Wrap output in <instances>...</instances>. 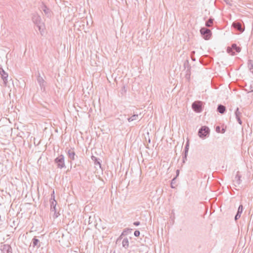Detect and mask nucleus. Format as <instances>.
Instances as JSON below:
<instances>
[{
	"instance_id": "obj_1",
	"label": "nucleus",
	"mask_w": 253,
	"mask_h": 253,
	"mask_svg": "<svg viewBox=\"0 0 253 253\" xmlns=\"http://www.w3.org/2000/svg\"><path fill=\"white\" fill-rule=\"evenodd\" d=\"M54 163L56 164L58 169H62L65 168V159L63 155L61 154L55 159Z\"/></svg>"
},
{
	"instance_id": "obj_2",
	"label": "nucleus",
	"mask_w": 253,
	"mask_h": 253,
	"mask_svg": "<svg viewBox=\"0 0 253 253\" xmlns=\"http://www.w3.org/2000/svg\"><path fill=\"white\" fill-rule=\"evenodd\" d=\"M210 130L207 126H202L199 130L198 135L201 138H205L208 137L210 134Z\"/></svg>"
},
{
	"instance_id": "obj_3",
	"label": "nucleus",
	"mask_w": 253,
	"mask_h": 253,
	"mask_svg": "<svg viewBox=\"0 0 253 253\" xmlns=\"http://www.w3.org/2000/svg\"><path fill=\"white\" fill-rule=\"evenodd\" d=\"M193 110L196 113H201L203 111V102L201 101H196L192 104Z\"/></svg>"
},
{
	"instance_id": "obj_4",
	"label": "nucleus",
	"mask_w": 253,
	"mask_h": 253,
	"mask_svg": "<svg viewBox=\"0 0 253 253\" xmlns=\"http://www.w3.org/2000/svg\"><path fill=\"white\" fill-rule=\"evenodd\" d=\"M49 202L50 205V211L54 212L53 217L54 218H56L60 215L59 212H57L56 205L57 202L56 200L49 201Z\"/></svg>"
},
{
	"instance_id": "obj_5",
	"label": "nucleus",
	"mask_w": 253,
	"mask_h": 253,
	"mask_svg": "<svg viewBox=\"0 0 253 253\" xmlns=\"http://www.w3.org/2000/svg\"><path fill=\"white\" fill-rule=\"evenodd\" d=\"M37 82L39 84L41 89L42 92H44L45 91V85L46 84V82L44 81L43 78L41 76L40 73L38 72V75L37 76Z\"/></svg>"
},
{
	"instance_id": "obj_6",
	"label": "nucleus",
	"mask_w": 253,
	"mask_h": 253,
	"mask_svg": "<svg viewBox=\"0 0 253 253\" xmlns=\"http://www.w3.org/2000/svg\"><path fill=\"white\" fill-rule=\"evenodd\" d=\"M201 34L203 36L205 40H209L211 36V31L206 28L203 27L200 29Z\"/></svg>"
},
{
	"instance_id": "obj_7",
	"label": "nucleus",
	"mask_w": 253,
	"mask_h": 253,
	"mask_svg": "<svg viewBox=\"0 0 253 253\" xmlns=\"http://www.w3.org/2000/svg\"><path fill=\"white\" fill-rule=\"evenodd\" d=\"M232 26L236 30L242 33L245 30V28L242 27V24L238 21H235L232 23Z\"/></svg>"
},
{
	"instance_id": "obj_8",
	"label": "nucleus",
	"mask_w": 253,
	"mask_h": 253,
	"mask_svg": "<svg viewBox=\"0 0 253 253\" xmlns=\"http://www.w3.org/2000/svg\"><path fill=\"white\" fill-rule=\"evenodd\" d=\"M32 19L33 22L38 26L39 30H40L41 26L39 25L41 22V17L37 14H34L32 16Z\"/></svg>"
},
{
	"instance_id": "obj_9",
	"label": "nucleus",
	"mask_w": 253,
	"mask_h": 253,
	"mask_svg": "<svg viewBox=\"0 0 253 253\" xmlns=\"http://www.w3.org/2000/svg\"><path fill=\"white\" fill-rule=\"evenodd\" d=\"M0 75L3 81V83L5 86L7 85L8 81V74L6 73L2 68H0Z\"/></svg>"
},
{
	"instance_id": "obj_10",
	"label": "nucleus",
	"mask_w": 253,
	"mask_h": 253,
	"mask_svg": "<svg viewBox=\"0 0 253 253\" xmlns=\"http://www.w3.org/2000/svg\"><path fill=\"white\" fill-rule=\"evenodd\" d=\"M67 153L69 159H71L72 161L75 160V157H77V156H76V153L74 151V148H71L70 149L67 150Z\"/></svg>"
},
{
	"instance_id": "obj_11",
	"label": "nucleus",
	"mask_w": 253,
	"mask_h": 253,
	"mask_svg": "<svg viewBox=\"0 0 253 253\" xmlns=\"http://www.w3.org/2000/svg\"><path fill=\"white\" fill-rule=\"evenodd\" d=\"M239 173H240L239 171H238L237 172V174H236L234 179L233 180L234 185L235 186H237L241 183V181H242V180L241 179V176Z\"/></svg>"
},
{
	"instance_id": "obj_12",
	"label": "nucleus",
	"mask_w": 253,
	"mask_h": 253,
	"mask_svg": "<svg viewBox=\"0 0 253 253\" xmlns=\"http://www.w3.org/2000/svg\"><path fill=\"white\" fill-rule=\"evenodd\" d=\"M235 115L238 123L240 125H242V122L241 119V117L242 116V112L239 111V108H237L235 112Z\"/></svg>"
},
{
	"instance_id": "obj_13",
	"label": "nucleus",
	"mask_w": 253,
	"mask_h": 253,
	"mask_svg": "<svg viewBox=\"0 0 253 253\" xmlns=\"http://www.w3.org/2000/svg\"><path fill=\"white\" fill-rule=\"evenodd\" d=\"M246 90L248 92H253V81L250 82L248 84H246Z\"/></svg>"
},
{
	"instance_id": "obj_14",
	"label": "nucleus",
	"mask_w": 253,
	"mask_h": 253,
	"mask_svg": "<svg viewBox=\"0 0 253 253\" xmlns=\"http://www.w3.org/2000/svg\"><path fill=\"white\" fill-rule=\"evenodd\" d=\"M217 111L219 113L223 114L226 111V107L223 105L219 104L217 106Z\"/></svg>"
},
{
	"instance_id": "obj_15",
	"label": "nucleus",
	"mask_w": 253,
	"mask_h": 253,
	"mask_svg": "<svg viewBox=\"0 0 253 253\" xmlns=\"http://www.w3.org/2000/svg\"><path fill=\"white\" fill-rule=\"evenodd\" d=\"M91 158L92 161L94 162V165H98L99 168L101 169V164L100 163L99 159L97 158V157L94 156H92Z\"/></svg>"
},
{
	"instance_id": "obj_16",
	"label": "nucleus",
	"mask_w": 253,
	"mask_h": 253,
	"mask_svg": "<svg viewBox=\"0 0 253 253\" xmlns=\"http://www.w3.org/2000/svg\"><path fill=\"white\" fill-rule=\"evenodd\" d=\"M132 229H125L123 232L122 233L121 235L119 237V238L117 239L116 243L117 244L118 242L120 241L123 238V236L125 235H126V231H132Z\"/></svg>"
},
{
	"instance_id": "obj_17",
	"label": "nucleus",
	"mask_w": 253,
	"mask_h": 253,
	"mask_svg": "<svg viewBox=\"0 0 253 253\" xmlns=\"http://www.w3.org/2000/svg\"><path fill=\"white\" fill-rule=\"evenodd\" d=\"M39 243H40V241L38 239H37L36 237H35L33 239L32 244H33V247H40L41 245Z\"/></svg>"
},
{
	"instance_id": "obj_18",
	"label": "nucleus",
	"mask_w": 253,
	"mask_h": 253,
	"mask_svg": "<svg viewBox=\"0 0 253 253\" xmlns=\"http://www.w3.org/2000/svg\"><path fill=\"white\" fill-rule=\"evenodd\" d=\"M214 19L210 17L206 22V26L207 27H211L212 26L213 23Z\"/></svg>"
},
{
	"instance_id": "obj_19",
	"label": "nucleus",
	"mask_w": 253,
	"mask_h": 253,
	"mask_svg": "<svg viewBox=\"0 0 253 253\" xmlns=\"http://www.w3.org/2000/svg\"><path fill=\"white\" fill-rule=\"evenodd\" d=\"M122 245L125 249H127L129 246V242L127 238H125L123 240Z\"/></svg>"
},
{
	"instance_id": "obj_20",
	"label": "nucleus",
	"mask_w": 253,
	"mask_h": 253,
	"mask_svg": "<svg viewBox=\"0 0 253 253\" xmlns=\"http://www.w3.org/2000/svg\"><path fill=\"white\" fill-rule=\"evenodd\" d=\"M139 119V115L138 114H133L130 117L127 118V121L129 122L137 120Z\"/></svg>"
},
{
	"instance_id": "obj_21",
	"label": "nucleus",
	"mask_w": 253,
	"mask_h": 253,
	"mask_svg": "<svg viewBox=\"0 0 253 253\" xmlns=\"http://www.w3.org/2000/svg\"><path fill=\"white\" fill-rule=\"evenodd\" d=\"M41 8L45 14L49 13L50 10L45 5L43 4Z\"/></svg>"
},
{
	"instance_id": "obj_22",
	"label": "nucleus",
	"mask_w": 253,
	"mask_h": 253,
	"mask_svg": "<svg viewBox=\"0 0 253 253\" xmlns=\"http://www.w3.org/2000/svg\"><path fill=\"white\" fill-rule=\"evenodd\" d=\"M232 46L233 50H235L237 52H240L241 51V48L237 46L236 43H233Z\"/></svg>"
},
{
	"instance_id": "obj_23",
	"label": "nucleus",
	"mask_w": 253,
	"mask_h": 253,
	"mask_svg": "<svg viewBox=\"0 0 253 253\" xmlns=\"http://www.w3.org/2000/svg\"><path fill=\"white\" fill-rule=\"evenodd\" d=\"M183 66L185 69H191V66L189 63V61L188 60H186V61H184Z\"/></svg>"
},
{
	"instance_id": "obj_24",
	"label": "nucleus",
	"mask_w": 253,
	"mask_h": 253,
	"mask_svg": "<svg viewBox=\"0 0 253 253\" xmlns=\"http://www.w3.org/2000/svg\"><path fill=\"white\" fill-rule=\"evenodd\" d=\"M248 67L251 71H253V61L252 60H249L248 62Z\"/></svg>"
},
{
	"instance_id": "obj_25",
	"label": "nucleus",
	"mask_w": 253,
	"mask_h": 253,
	"mask_svg": "<svg viewBox=\"0 0 253 253\" xmlns=\"http://www.w3.org/2000/svg\"><path fill=\"white\" fill-rule=\"evenodd\" d=\"M227 52L228 53H229V54H230L231 55H234L235 54V52L233 51V49L232 48V46L231 47L228 46L227 48Z\"/></svg>"
},
{
	"instance_id": "obj_26",
	"label": "nucleus",
	"mask_w": 253,
	"mask_h": 253,
	"mask_svg": "<svg viewBox=\"0 0 253 253\" xmlns=\"http://www.w3.org/2000/svg\"><path fill=\"white\" fill-rule=\"evenodd\" d=\"M127 91V89L125 85H123V86L122 87L121 90L120 91V93L122 96H124L125 95Z\"/></svg>"
},
{
	"instance_id": "obj_27",
	"label": "nucleus",
	"mask_w": 253,
	"mask_h": 253,
	"mask_svg": "<svg viewBox=\"0 0 253 253\" xmlns=\"http://www.w3.org/2000/svg\"><path fill=\"white\" fill-rule=\"evenodd\" d=\"M11 250V246L8 244H5L3 246L2 251L4 252V251H6Z\"/></svg>"
},
{
	"instance_id": "obj_28",
	"label": "nucleus",
	"mask_w": 253,
	"mask_h": 253,
	"mask_svg": "<svg viewBox=\"0 0 253 253\" xmlns=\"http://www.w3.org/2000/svg\"><path fill=\"white\" fill-rule=\"evenodd\" d=\"M190 74H191L190 69H187V70L186 71L185 78L187 80H189L190 79Z\"/></svg>"
},
{
	"instance_id": "obj_29",
	"label": "nucleus",
	"mask_w": 253,
	"mask_h": 253,
	"mask_svg": "<svg viewBox=\"0 0 253 253\" xmlns=\"http://www.w3.org/2000/svg\"><path fill=\"white\" fill-rule=\"evenodd\" d=\"M188 151H184V155L183 156V163H184L185 162V161L187 160V157L188 155Z\"/></svg>"
},
{
	"instance_id": "obj_30",
	"label": "nucleus",
	"mask_w": 253,
	"mask_h": 253,
	"mask_svg": "<svg viewBox=\"0 0 253 253\" xmlns=\"http://www.w3.org/2000/svg\"><path fill=\"white\" fill-rule=\"evenodd\" d=\"M243 206L242 205H240L238 208V211H237V212L238 213H239L240 214H241V213H242L243 212Z\"/></svg>"
},
{
	"instance_id": "obj_31",
	"label": "nucleus",
	"mask_w": 253,
	"mask_h": 253,
	"mask_svg": "<svg viewBox=\"0 0 253 253\" xmlns=\"http://www.w3.org/2000/svg\"><path fill=\"white\" fill-rule=\"evenodd\" d=\"M189 147V140H188L186 142V145L185 146L184 151H188Z\"/></svg>"
},
{
	"instance_id": "obj_32",
	"label": "nucleus",
	"mask_w": 253,
	"mask_h": 253,
	"mask_svg": "<svg viewBox=\"0 0 253 253\" xmlns=\"http://www.w3.org/2000/svg\"><path fill=\"white\" fill-rule=\"evenodd\" d=\"M195 54V51H192L191 52V57L192 61H196V58L194 57V55Z\"/></svg>"
},
{
	"instance_id": "obj_33",
	"label": "nucleus",
	"mask_w": 253,
	"mask_h": 253,
	"mask_svg": "<svg viewBox=\"0 0 253 253\" xmlns=\"http://www.w3.org/2000/svg\"><path fill=\"white\" fill-rule=\"evenodd\" d=\"M55 200V195H54V191L53 190L52 193L51 194V197L49 199V201H54Z\"/></svg>"
},
{
	"instance_id": "obj_34",
	"label": "nucleus",
	"mask_w": 253,
	"mask_h": 253,
	"mask_svg": "<svg viewBox=\"0 0 253 253\" xmlns=\"http://www.w3.org/2000/svg\"><path fill=\"white\" fill-rule=\"evenodd\" d=\"M175 179H176V177L175 178H173L172 180H171V187L173 188H174V186H173V184H175Z\"/></svg>"
},
{
	"instance_id": "obj_35",
	"label": "nucleus",
	"mask_w": 253,
	"mask_h": 253,
	"mask_svg": "<svg viewBox=\"0 0 253 253\" xmlns=\"http://www.w3.org/2000/svg\"><path fill=\"white\" fill-rule=\"evenodd\" d=\"M134 235L135 237H138L140 235V231L138 230H135L134 232Z\"/></svg>"
},
{
	"instance_id": "obj_36",
	"label": "nucleus",
	"mask_w": 253,
	"mask_h": 253,
	"mask_svg": "<svg viewBox=\"0 0 253 253\" xmlns=\"http://www.w3.org/2000/svg\"><path fill=\"white\" fill-rule=\"evenodd\" d=\"M241 217V214L237 213L235 216V220H237Z\"/></svg>"
},
{
	"instance_id": "obj_37",
	"label": "nucleus",
	"mask_w": 253,
	"mask_h": 253,
	"mask_svg": "<svg viewBox=\"0 0 253 253\" xmlns=\"http://www.w3.org/2000/svg\"><path fill=\"white\" fill-rule=\"evenodd\" d=\"M216 131L217 132H220V127L219 126H216L215 128Z\"/></svg>"
},
{
	"instance_id": "obj_38",
	"label": "nucleus",
	"mask_w": 253,
	"mask_h": 253,
	"mask_svg": "<svg viewBox=\"0 0 253 253\" xmlns=\"http://www.w3.org/2000/svg\"><path fill=\"white\" fill-rule=\"evenodd\" d=\"M140 224L139 221H135L133 223V224L135 226H138Z\"/></svg>"
},
{
	"instance_id": "obj_39",
	"label": "nucleus",
	"mask_w": 253,
	"mask_h": 253,
	"mask_svg": "<svg viewBox=\"0 0 253 253\" xmlns=\"http://www.w3.org/2000/svg\"><path fill=\"white\" fill-rule=\"evenodd\" d=\"M6 253H12V248H11V250L6 251Z\"/></svg>"
},
{
	"instance_id": "obj_40",
	"label": "nucleus",
	"mask_w": 253,
	"mask_h": 253,
	"mask_svg": "<svg viewBox=\"0 0 253 253\" xmlns=\"http://www.w3.org/2000/svg\"><path fill=\"white\" fill-rule=\"evenodd\" d=\"M176 176L178 175L179 173V170L178 169L176 170Z\"/></svg>"
},
{
	"instance_id": "obj_41",
	"label": "nucleus",
	"mask_w": 253,
	"mask_h": 253,
	"mask_svg": "<svg viewBox=\"0 0 253 253\" xmlns=\"http://www.w3.org/2000/svg\"><path fill=\"white\" fill-rule=\"evenodd\" d=\"M225 129H224V128H222V131H221V133H224V132H225Z\"/></svg>"
},
{
	"instance_id": "obj_42",
	"label": "nucleus",
	"mask_w": 253,
	"mask_h": 253,
	"mask_svg": "<svg viewBox=\"0 0 253 253\" xmlns=\"http://www.w3.org/2000/svg\"><path fill=\"white\" fill-rule=\"evenodd\" d=\"M131 232L130 231H126V232H125L126 233V235L128 234V233H130Z\"/></svg>"
},
{
	"instance_id": "obj_43",
	"label": "nucleus",
	"mask_w": 253,
	"mask_h": 253,
	"mask_svg": "<svg viewBox=\"0 0 253 253\" xmlns=\"http://www.w3.org/2000/svg\"><path fill=\"white\" fill-rule=\"evenodd\" d=\"M225 2H226V3H227V2L229 0H223Z\"/></svg>"
},
{
	"instance_id": "obj_44",
	"label": "nucleus",
	"mask_w": 253,
	"mask_h": 253,
	"mask_svg": "<svg viewBox=\"0 0 253 253\" xmlns=\"http://www.w3.org/2000/svg\"><path fill=\"white\" fill-rule=\"evenodd\" d=\"M113 253H116L115 251H114V252H113Z\"/></svg>"
}]
</instances>
